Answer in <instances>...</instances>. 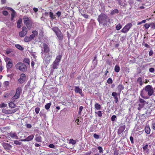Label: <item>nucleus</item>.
Masks as SVG:
<instances>
[{"label": "nucleus", "mask_w": 155, "mask_h": 155, "mask_svg": "<svg viewBox=\"0 0 155 155\" xmlns=\"http://www.w3.org/2000/svg\"><path fill=\"white\" fill-rule=\"evenodd\" d=\"M18 110V108H15V109L10 110L11 114H13V113H14L15 112Z\"/></svg>", "instance_id": "obj_49"}, {"label": "nucleus", "mask_w": 155, "mask_h": 155, "mask_svg": "<svg viewBox=\"0 0 155 155\" xmlns=\"http://www.w3.org/2000/svg\"><path fill=\"white\" fill-rule=\"evenodd\" d=\"M61 13L60 12L58 11L56 13V15L58 16V17H60L61 16Z\"/></svg>", "instance_id": "obj_61"}, {"label": "nucleus", "mask_w": 155, "mask_h": 155, "mask_svg": "<svg viewBox=\"0 0 155 155\" xmlns=\"http://www.w3.org/2000/svg\"><path fill=\"white\" fill-rule=\"evenodd\" d=\"M117 94L116 92H113L112 94V95L114 97L115 99L114 101L117 103L118 101V98L117 97Z\"/></svg>", "instance_id": "obj_18"}, {"label": "nucleus", "mask_w": 155, "mask_h": 155, "mask_svg": "<svg viewBox=\"0 0 155 155\" xmlns=\"http://www.w3.org/2000/svg\"><path fill=\"white\" fill-rule=\"evenodd\" d=\"M74 91L76 93H79L81 97H83L84 95L82 93V90L78 86H75L74 88Z\"/></svg>", "instance_id": "obj_14"}, {"label": "nucleus", "mask_w": 155, "mask_h": 155, "mask_svg": "<svg viewBox=\"0 0 155 155\" xmlns=\"http://www.w3.org/2000/svg\"><path fill=\"white\" fill-rule=\"evenodd\" d=\"M97 21L100 23L103 24L104 25H106L107 23H110V20L106 15L101 13L99 15Z\"/></svg>", "instance_id": "obj_2"}, {"label": "nucleus", "mask_w": 155, "mask_h": 155, "mask_svg": "<svg viewBox=\"0 0 155 155\" xmlns=\"http://www.w3.org/2000/svg\"><path fill=\"white\" fill-rule=\"evenodd\" d=\"M32 32L33 34L30 35L29 36V37L31 40L35 38L36 36L38 34V32L36 30L33 31Z\"/></svg>", "instance_id": "obj_15"}, {"label": "nucleus", "mask_w": 155, "mask_h": 155, "mask_svg": "<svg viewBox=\"0 0 155 155\" xmlns=\"http://www.w3.org/2000/svg\"><path fill=\"white\" fill-rule=\"evenodd\" d=\"M25 42H28L31 41L29 37L26 36L24 39Z\"/></svg>", "instance_id": "obj_30"}, {"label": "nucleus", "mask_w": 155, "mask_h": 155, "mask_svg": "<svg viewBox=\"0 0 155 155\" xmlns=\"http://www.w3.org/2000/svg\"><path fill=\"white\" fill-rule=\"evenodd\" d=\"M153 54V52L152 50L150 51L149 53V55L150 56H152Z\"/></svg>", "instance_id": "obj_58"}, {"label": "nucleus", "mask_w": 155, "mask_h": 155, "mask_svg": "<svg viewBox=\"0 0 155 155\" xmlns=\"http://www.w3.org/2000/svg\"><path fill=\"white\" fill-rule=\"evenodd\" d=\"M34 135H32L27 137L26 138L21 140L22 141H29L32 140L34 138Z\"/></svg>", "instance_id": "obj_17"}, {"label": "nucleus", "mask_w": 155, "mask_h": 155, "mask_svg": "<svg viewBox=\"0 0 155 155\" xmlns=\"http://www.w3.org/2000/svg\"><path fill=\"white\" fill-rule=\"evenodd\" d=\"M27 28L24 26L22 27V31L19 32V35L20 37H22L25 36L27 34Z\"/></svg>", "instance_id": "obj_10"}, {"label": "nucleus", "mask_w": 155, "mask_h": 155, "mask_svg": "<svg viewBox=\"0 0 155 155\" xmlns=\"http://www.w3.org/2000/svg\"><path fill=\"white\" fill-rule=\"evenodd\" d=\"M146 22V20H142L141 21L138 22L137 23V25H140L142 23H145Z\"/></svg>", "instance_id": "obj_52"}, {"label": "nucleus", "mask_w": 155, "mask_h": 155, "mask_svg": "<svg viewBox=\"0 0 155 155\" xmlns=\"http://www.w3.org/2000/svg\"><path fill=\"white\" fill-rule=\"evenodd\" d=\"M49 16L51 19H53L55 18V15H54L53 13L51 12H49Z\"/></svg>", "instance_id": "obj_35"}, {"label": "nucleus", "mask_w": 155, "mask_h": 155, "mask_svg": "<svg viewBox=\"0 0 155 155\" xmlns=\"http://www.w3.org/2000/svg\"><path fill=\"white\" fill-rule=\"evenodd\" d=\"M23 62L29 64H30V60L29 59L27 58H25L24 59Z\"/></svg>", "instance_id": "obj_40"}, {"label": "nucleus", "mask_w": 155, "mask_h": 155, "mask_svg": "<svg viewBox=\"0 0 155 155\" xmlns=\"http://www.w3.org/2000/svg\"><path fill=\"white\" fill-rule=\"evenodd\" d=\"M148 145L146 144V145L143 147V150H146L148 148Z\"/></svg>", "instance_id": "obj_57"}, {"label": "nucleus", "mask_w": 155, "mask_h": 155, "mask_svg": "<svg viewBox=\"0 0 155 155\" xmlns=\"http://www.w3.org/2000/svg\"><path fill=\"white\" fill-rule=\"evenodd\" d=\"M52 57V55L50 54L49 53L46 55L44 59V61L45 63L46 64H48L50 62Z\"/></svg>", "instance_id": "obj_8"}, {"label": "nucleus", "mask_w": 155, "mask_h": 155, "mask_svg": "<svg viewBox=\"0 0 155 155\" xmlns=\"http://www.w3.org/2000/svg\"><path fill=\"white\" fill-rule=\"evenodd\" d=\"M119 154L118 150H116L114 151L113 155H118Z\"/></svg>", "instance_id": "obj_62"}, {"label": "nucleus", "mask_w": 155, "mask_h": 155, "mask_svg": "<svg viewBox=\"0 0 155 155\" xmlns=\"http://www.w3.org/2000/svg\"><path fill=\"white\" fill-rule=\"evenodd\" d=\"M83 107L82 106H80L79 107V111H78V114L79 115H81V112L82 110L83 109Z\"/></svg>", "instance_id": "obj_45"}, {"label": "nucleus", "mask_w": 155, "mask_h": 155, "mask_svg": "<svg viewBox=\"0 0 155 155\" xmlns=\"http://www.w3.org/2000/svg\"><path fill=\"white\" fill-rule=\"evenodd\" d=\"M149 71L150 72H153L154 71V69L153 68H151L149 69Z\"/></svg>", "instance_id": "obj_59"}, {"label": "nucleus", "mask_w": 155, "mask_h": 155, "mask_svg": "<svg viewBox=\"0 0 155 155\" xmlns=\"http://www.w3.org/2000/svg\"><path fill=\"white\" fill-rule=\"evenodd\" d=\"M49 147L50 148H53L54 147V146L53 144H50L49 145Z\"/></svg>", "instance_id": "obj_63"}, {"label": "nucleus", "mask_w": 155, "mask_h": 155, "mask_svg": "<svg viewBox=\"0 0 155 155\" xmlns=\"http://www.w3.org/2000/svg\"><path fill=\"white\" fill-rule=\"evenodd\" d=\"M81 15H82V16L83 17H84V18H86L87 19L88 18L89 16L87 15L81 14Z\"/></svg>", "instance_id": "obj_56"}, {"label": "nucleus", "mask_w": 155, "mask_h": 155, "mask_svg": "<svg viewBox=\"0 0 155 155\" xmlns=\"http://www.w3.org/2000/svg\"><path fill=\"white\" fill-rule=\"evenodd\" d=\"M126 128L125 125L120 126L117 131V134L118 135H120L124 132Z\"/></svg>", "instance_id": "obj_12"}, {"label": "nucleus", "mask_w": 155, "mask_h": 155, "mask_svg": "<svg viewBox=\"0 0 155 155\" xmlns=\"http://www.w3.org/2000/svg\"><path fill=\"white\" fill-rule=\"evenodd\" d=\"M117 88L119 90V91L120 92L121 91L124 89V87L122 84H120L118 86Z\"/></svg>", "instance_id": "obj_38"}, {"label": "nucleus", "mask_w": 155, "mask_h": 155, "mask_svg": "<svg viewBox=\"0 0 155 155\" xmlns=\"http://www.w3.org/2000/svg\"><path fill=\"white\" fill-rule=\"evenodd\" d=\"M9 136L12 138H15L17 139H18V137L16 133H11L9 134Z\"/></svg>", "instance_id": "obj_21"}, {"label": "nucleus", "mask_w": 155, "mask_h": 155, "mask_svg": "<svg viewBox=\"0 0 155 155\" xmlns=\"http://www.w3.org/2000/svg\"><path fill=\"white\" fill-rule=\"evenodd\" d=\"M116 118V116L115 115H113L111 117V120L112 121H114L115 120V119Z\"/></svg>", "instance_id": "obj_51"}, {"label": "nucleus", "mask_w": 155, "mask_h": 155, "mask_svg": "<svg viewBox=\"0 0 155 155\" xmlns=\"http://www.w3.org/2000/svg\"><path fill=\"white\" fill-rule=\"evenodd\" d=\"M77 141L73 139H70L69 141V143L72 144V145H74L76 143Z\"/></svg>", "instance_id": "obj_33"}, {"label": "nucleus", "mask_w": 155, "mask_h": 155, "mask_svg": "<svg viewBox=\"0 0 155 155\" xmlns=\"http://www.w3.org/2000/svg\"><path fill=\"white\" fill-rule=\"evenodd\" d=\"M51 105V103L47 104L45 106V108L46 110H48L49 109Z\"/></svg>", "instance_id": "obj_36"}, {"label": "nucleus", "mask_w": 155, "mask_h": 155, "mask_svg": "<svg viewBox=\"0 0 155 155\" xmlns=\"http://www.w3.org/2000/svg\"><path fill=\"white\" fill-rule=\"evenodd\" d=\"M144 130L145 133L147 134H150V129L149 125H146L145 127Z\"/></svg>", "instance_id": "obj_19"}, {"label": "nucleus", "mask_w": 155, "mask_h": 155, "mask_svg": "<svg viewBox=\"0 0 155 155\" xmlns=\"http://www.w3.org/2000/svg\"><path fill=\"white\" fill-rule=\"evenodd\" d=\"M144 42H143V44H142L143 45H144L145 46V47H147V48H149L150 46L148 45L147 44V43H145V44H143Z\"/></svg>", "instance_id": "obj_60"}, {"label": "nucleus", "mask_w": 155, "mask_h": 155, "mask_svg": "<svg viewBox=\"0 0 155 155\" xmlns=\"http://www.w3.org/2000/svg\"><path fill=\"white\" fill-rule=\"evenodd\" d=\"M99 117H101L102 115V112L101 111H98L97 112H96Z\"/></svg>", "instance_id": "obj_43"}, {"label": "nucleus", "mask_w": 155, "mask_h": 155, "mask_svg": "<svg viewBox=\"0 0 155 155\" xmlns=\"http://www.w3.org/2000/svg\"><path fill=\"white\" fill-rule=\"evenodd\" d=\"M94 108L96 110H99L101 109V105L97 103H96L94 105Z\"/></svg>", "instance_id": "obj_23"}, {"label": "nucleus", "mask_w": 155, "mask_h": 155, "mask_svg": "<svg viewBox=\"0 0 155 155\" xmlns=\"http://www.w3.org/2000/svg\"><path fill=\"white\" fill-rule=\"evenodd\" d=\"M22 23V20L21 19H20L17 22V27L18 28H20Z\"/></svg>", "instance_id": "obj_26"}, {"label": "nucleus", "mask_w": 155, "mask_h": 155, "mask_svg": "<svg viewBox=\"0 0 155 155\" xmlns=\"http://www.w3.org/2000/svg\"><path fill=\"white\" fill-rule=\"evenodd\" d=\"M154 89L150 85L146 86L140 91V95L144 99H148L150 96L153 95Z\"/></svg>", "instance_id": "obj_1"}, {"label": "nucleus", "mask_w": 155, "mask_h": 155, "mask_svg": "<svg viewBox=\"0 0 155 155\" xmlns=\"http://www.w3.org/2000/svg\"><path fill=\"white\" fill-rule=\"evenodd\" d=\"M24 24L26 26L28 29L31 28L32 24V21L30 20L29 18L27 16H24L23 18Z\"/></svg>", "instance_id": "obj_5"}, {"label": "nucleus", "mask_w": 155, "mask_h": 155, "mask_svg": "<svg viewBox=\"0 0 155 155\" xmlns=\"http://www.w3.org/2000/svg\"><path fill=\"white\" fill-rule=\"evenodd\" d=\"M43 46L44 49V52L46 54L49 53V52L50 51V48L48 45L46 43H44L43 44Z\"/></svg>", "instance_id": "obj_13"}, {"label": "nucleus", "mask_w": 155, "mask_h": 155, "mask_svg": "<svg viewBox=\"0 0 155 155\" xmlns=\"http://www.w3.org/2000/svg\"><path fill=\"white\" fill-rule=\"evenodd\" d=\"M40 110V109L38 107L35 108V111L36 114H38Z\"/></svg>", "instance_id": "obj_48"}, {"label": "nucleus", "mask_w": 155, "mask_h": 155, "mask_svg": "<svg viewBox=\"0 0 155 155\" xmlns=\"http://www.w3.org/2000/svg\"><path fill=\"white\" fill-rule=\"evenodd\" d=\"M16 14V12L15 11H14L12 12L11 14V20L12 21L13 20Z\"/></svg>", "instance_id": "obj_37"}, {"label": "nucleus", "mask_w": 155, "mask_h": 155, "mask_svg": "<svg viewBox=\"0 0 155 155\" xmlns=\"http://www.w3.org/2000/svg\"><path fill=\"white\" fill-rule=\"evenodd\" d=\"M2 13L5 16H7L8 14V12L6 11H4L2 12Z\"/></svg>", "instance_id": "obj_54"}, {"label": "nucleus", "mask_w": 155, "mask_h": 155, "mask_svg": "<svg viewBox=\"0 0 155 155\" xmlns=\"http://www.w3.org/2000/svg\"><path fill=\"white\" fill-rule=\"evenodd\" d=\"M26 80V77L25 74L22 73L20 75V78L18 80V82L20 84L25 82Z\"/></svg>", "instance_id": "obj_7"}, {"label": "nucleus", "mask_w": 155, "mask_h": 155, "mask_svg": "<svg viewBox=\"0 0 155 155\" xmlns=\"http://www.w3.org/2000/svg\"><path fill=\"white\" fill-rule=\"evenodd\" d=\"M14 143L17 145H21V143L18 141L15 140L14 141Z\"/></svg>", "instance_id": "obj_44"}, {"label": "nucleus", "mask_w": 155, "mask_h": 155, "mask_svg": "<svg viewBox=\"0 0 155 155\" xmlns=\"http://www.w3.org/2000/svg\"><path fill=\"white\" fill-rule=\"evenodd\" d=\"M94 137L96 139H98L99 138V135L96 134H94L93 135Z\"/></svg>", "instance_id": "obj_53"}, {"label": "nucleus", "mask_w": 155, "mask_h": 155, "mask_svg": "<svg viewBox=\"0 0 155 155\" xmlns=\"http://www.w3.org/2000/svg\"><path fill=\"white\" fill-rule=\"evenodd\" d=\"M9 82L8 81H5L3 83L4 86L6 87L9 85Z\"/></svg>", "instance_id": "obj_41"}, {"label": "nucleus", "mask_w": 155, "mask_h": 155, "mask_svg": "<svg viewBox=\"0 0 155 155\" xmlns=\"http://www.w3.org/2000/svg\"><path fill=\"white\" fill-rule=\"evenodd\" d=\"M58 63L54 61L52 64V68L53 69H57L58 68L57 67L58 66Z\"/></svg>", "instance_id": "obj_22"}, {"label": "nucleus", "mask_w": 155, "mask_h": 155, "mask_svg": "<svg viewBox=\"0 0 155 155\" xmlns=\"http://www.w3.org/2000/svg\"><path fill=\"white\" fill-rule=\"evenodd\" d=\"M22 89L21 87H19L16 90L15 94L12 98V100H15L18 99L20 97V95L21 93Z\"/></svg>", "instance_id": "obj_6"}, {"label": "nucleus", "mask_w": 155, "mask_h": 155, "mask_svg": "<svg viewBox=\"0 0 155 155\" xmlns=\"http://www.w3.org/2000/svg\"><path fill=\"white\" fill-rule=\"evenodd\" d=\"M97 149L98 150H99V152L100 153H102L103 152V149L100 146H99L97 147Z\"/></svg>", "instance_id": "obj_47"}, {"label": "nucleus", "mask_w": 155, "mask_h": 155, "mask_svg": "<svg viewBox=\"0 0 155 155\" xmlns=\"http://www.w3.org/2000/svg\"><path fill=\"white\" fill-rule=\"evenodd\" d=\"M13 65V64L11 61H9L7 62L6 67L7 71L9 70L12 67Z\"/></svg>", "instance_id": "obj_16"}, {"label": "nucleus", "mask_w": 155, "mask_h": 155, "mask_svg": "<svg viewBox=\"0 0 155 155\" xmlns=\"http://www.w3.org/2000/svg\"><path fill=\"white\" fill-rule=\"evenodd\" d=\"M15 47L20 51H22L24 50V48L19 44H16L15 45Z\"/></svg>", "instance_id": "obj_27"}, {"label": "nucleus", "mask_w": 155, "mask_h": 155, "mask_svg": "<svg viewBox=\"0 0 155 155\" xmlns=\"http://www.w3.org/2000/svg\"><path fill=\"white\" fill-rule=\"evenodd\" d=\"M35 140L36 141L38 142H42V137L39 135H37L36 136Z\"/></svg>", "instance_id": "obj_20"}, {"label": "nucleus", "mask_w": 155, "mask_h": 155, "mask_svg": "<svg viewBox=\"0 0 155 155\" xmlns=\"http://www.w3.org/2000/svg\"><path fill=\"white\" fill-rule=\"evenodd\" d=\"M8 105L9 107L14 108L15 107V104L12 102H11L8 104Z\"/></svg>", "instance_id": "obj_31"}, {"label": "nucleus", "mask_w": 155, "mask_h": 155, "mask_svg": "<svg viewBox=\"0 0 155 155\" xmlns=\"http://www.w3.org/2000/svg\"><path fill=\"white\" fill-rule=\"evenodd\" d=\"M91 153V151H90L89 152L86 153L84 155H90Z\"/></svg>", "instance_id": "obj_64"}, {"label": "nucleus", "mask_w": 155, "mask_h": 155, "mask_svg": "<svg viewBox=\"0 0 155 155\" xmlns=\"http://www.w3.org/2000/svg\"><path fill=\"white\" fill-rule=\"evenodd\" d=\"M137 82L139 83L140 86H142L143 84L142 79L141 77H139L137 80Z\"/></svg>", "instance_id": "obj_28"}, {"label": "nucleus", "mask_w": 155, "mask_h": 155, "mask_svg": "<svg viewBox=\"0 0 155 155\" xmlns=\"http://www.w3.org/2000/svg\"><path fill=\"white\" fill-rule=\"evenodd\" d=\"M119 12L118 10L117 9H114L112 11L110 12V14L111 15H113L115 13H118Z\"/></svg>", "instance_id": "obj_32"}, {"label": "nucleus", "mask_w": 155, "mask_h": 155, "mask_svg": "<svg viewBox=\"0 0 155 155\" xmlns=\"http://www.w3.org/2000/svg\"><path fill=\"white\" fill-rule=\"evenodd\" d=\"M120 70V68L118 65H116L114 67V71L116 72H118Z\"/></svg>", "instance_id": "obj_34"}, {"label": "nucleus", "mask_w": 155, "mask_h": 155, "mask_svg": "<svg viewBox=\"0 0 155 155\" xmlns=\"http://www.w3.org/2000/svg\"><path fill=\"white\" fill-rule=\"evenodd\" d=\"M51 29L55 33L58 40L61 41L63 40L64 38L63 34L58 27H53Z\"/></svg>", "instance_id": "obj_3"}, {"label": "nucleus", "mask_w": 155, "mask_h": 155, "mask_svg": "<svg viewBox=\"0 0 155 155\" xmlns=\"http://www.w3.org/2000/svg\"><path fill=\"white\" fill-rule=\"evenodd\" d=\"M150 24L146 23L144 25V26L146 29H148L150 26Z\"/></svg>", "instance_id": "obj_42"}, {"label": "nucleus", "mask_w": 155, "mask_h": 155, "mask_svg": "<svg viewBox=\"0 0 155 155\" xmlns=\"http://www.w3.org/2000/svg\"><path fill=\"white\" fill-rule=\"evenodd\" d=\"M122 27V26L120 24H119L116 27V28L117 30H120Z\"/></svg>", "instance_id": "obj_39"}, {"label": "nucleus", "mask_w": 155, "mask_h": 155, "mask_svg": "<svg viewBox=\"0 0 155 155\" xmlns=\"http://www.w3.org/2000/svg\"><path fill=\"white\" fill-rule=\"evenodd\" d=\"M112 79L110 78H109L107 81V82L110 84H112Z\"/></svg>", "instance_id": "obj_46"}, {"label": "nucleus", "mask_w": 155, "mask_h": 155, "mask_svg": "<svg viewBox=\"0 0 155 155\" xmlns=\"http://www.w3.org/2000/svg\"><path fill=\"white\" fill-rule=\"evenodd\" d=\"M7 106V104L4 103L0 104V108L5 107Z\"/></svg>", "instance_id": "obj_50"}, {"label": "nucleus", "mask_w": 155, "mask_h": 155, "mask_svg": "<svg viewBox=\"0 0 155 155\" xmlns=\"http://www.w3.org/2000/svg\"><path fill=\"white\" fill-rule=\"evenodd\" d=\"M151 128L152 129L155 130V119L152 120L151 124Z\"/></svg>", "instance_id": "obj_25"}, {"label": "nucleus", "mask_w": 155, "mask_h": 155, "mask_svg": "<svg viewBox=\"0 0 155 155\" xmlns=\"http://www.w3.org/2000/svg\"><path fill=\"white\" fill-rule=\"evenodd\" d=\"M61 58H62L61 55H58L57 56L56 58L54 61H56V62H57L59 63L60 62V61L61 60Z\"/></svg>", "instance_id": "obj_24"}, {"label": "nucleus", "mask_w": 155, "mask_h": 155, "mask_svg": "<svg viewBox=\"0 0 155 155\" xmlns=\"http://www.w3.org/2000/svg\"><path fill=\"white\" fill-rule=\"evenodd\" d=\"M132 26V24L131 23H129L125 26L123 29L121 30V32L124 33L127 32L130 28Z\"/></svg>", "instance_id": "obj_9"}, {"label": "nucleus", "mask_w": 155, "mask_h": 155, "mask_svg": "<svg viewBox=\"0 0 155 155\" xmlns=\"http://www.w3.org/2000/svg\"><path fill=\"white\" fill-rule=\"evenodd\" d=\"M2 112L5 114H11V112L10 111V110H7L5 109H3L2 110Z\"/></svg>", "instance_id": "obj_29"}, {"label": "nucleus", "mask_w": 155, "mask_h": 155, "mask_svg": "<svg viewBox=\"0 0 155 155\" xmlns=\"http://www.w3.org/2000/svg\"><path fill=\"white\" fill-rule=\"evenodd\" d=\"M16 68L19 69L21 71L25 72L27 70V67L24 63L22 62H18L15 65Z\"/></svg>", "instance_id": "obj_4"}, {"label": "nucleus", "mask_w": 155, "mask_h": 155, "mask_svg": "<svg viewBox=\"0 0 155 155\" xmlns=\"http://www.w3.org/2000/svg\"><path fill=\"white\" fill-rule=\"evenodd\" d=\"M139 104H138L139 107L137 108L138 110H140L144 106L145 101L142 98H139Z\"/></svg>", "instance_id": "obj_11"}, {"label": "nucleus", "mask_w": 155, "mask_h": 155, "mask_svg": "<svg viewBox=\"0 0 155 155\" xmlns=\"http://www.w3.org/2000/svg\"><path fill=\"white\" fill-rule=\"evenodd\" d=\"M130 139L131 143L133 144L134 143V141L133 137L132 136H130Z\"/></svg>", "instance_id": "obj_55"}]
</instances>
